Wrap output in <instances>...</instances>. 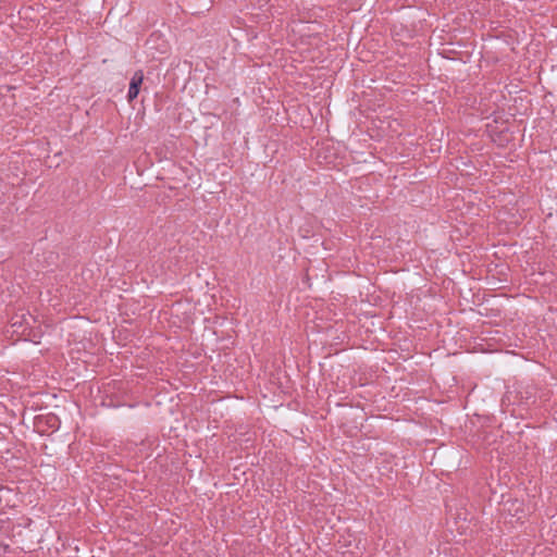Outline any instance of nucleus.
I'll return each mask as SVG.
<instances>
[{"instance_id":"f03ea898","label":"nucleus","mask_w":557,"mask_h":557,"mask_svg":"<svg viewBox=\"0 0 557 557\" xmlns=\"http://www.w3.org/2000/svg\"><path fill=\"white\" fill-rule=\"evenodd\" d=\"M143 81H144L143 72H135V75L131 79L129 88H128V92H127V99L129 102L137 98L139 90H140V85L143 84Z\"/></svg>"},{"instance_id":"7ed1b4c3","label":"nucleus","mask_w":557,"mask_h":557,"mask_svg":"<svg viewBox=\"0 0 557 557\" xmlns=\"http://www.w3.org/2000/svg\"><path fill=\"white\" fill-rule=\"evenodd\" d=\"M516 505L520 506V504L518 502L512 503V506H516Z\"/></svg>"},{"instance_id":"f257e3e1","label":"nucleus","mask_w":557,"mask_h":557,"mask_svg":"<svg viewBox=\"0 0 557 557\" xmlns=\"http://www.w3.org/2000/svg\"><path fill=\"white\" fill-rule=\"evenodd\" d=\"M147 49L150 51V55L156 58V53L152 50H160L161 53H166L169 46L161 34L152 33L146 41Z\"/></svg>"}]
</instances>
